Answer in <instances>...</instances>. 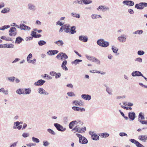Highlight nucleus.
Wrapping results in <instances>:
<instances>
[{
  "instance_id": "obj_1",
  "label": "nucleus",
  "mask_w": 147,
  "mask_h": 147,
  "mask_svg": "<svg viewBox=\"0 0 147 147\" xmlns=\"http://www.w3.org/2000/svg\"><path fill=\"white\" fill-rule=\"evenodd\" d=\"M97 43L99 46L105 48L108 47L109 45V42L105 41L104 39H102L98 40L97 41Z\"/></svg>"
},
{
  "instance_id": "obj_2",
  "label": "nucleus",
  "mask_w": 147,
  "mask_h": 147,
  "mask_svg": "<svg viewBox=\"0 0 147 147\" xmlns=\"http://www.w3.org/2000/svg\"><path fill=\"white\" fill-rule=\"evenodd\" d=\"M56 58L59 59H60L62 61H63L67 59L68 58V57L65 53L61 52L57 55Z\"/></svg>"
},
{
  "instance_id": "obj_3",
  "label": "nucleus",
  "mask_w": 147,
  "mask_h": 147,
  "mask_svg": "<svg viewBox=\"0 0 147 147\" xmlns=\"http://www.w3.org/2000/svg\"><path fill=\"white\" fill-rule=\"evenodd\" d=\"M54 125L57 129L59 131L63 132L66 130L65 128L62 125L58 123H55Z\"/></svg>"
},
{
  "instance_id": "obj_4",
  "label": "nucleus",
  "mask_w": 147,
  "mask_h": 147,
  "mask_svg": "<svg viewBox=\"0 0 147 147\" xmlns=\"http://www.w3.org/2000/svg\"><path fill=\"white\" fill-rule=\"evenodd\" d=\"M17 29L16 28L14 27H11L10 28L9 32V35L10 36H15L17 34V32H16Z\"/></svg>"
},
{
  "instance_id": "obj_5",
  "label": "nucleus",
  "mask_w": 147,
  "mask_h": 147,
  "mask_svg": "<svg viewBox=\"0 0 147 147\" xmlns=\"http://www.w3.org/2000/svg\"><path fill=\"white\" fill-rule=\"evenodd\" d=\"M38 92L40 95H47L49 94V92L46 91L42 88H38Z\"/></svg>"
},
{
  "instance_id": "obj_6",
  "label": "nucleus",
  "mask_w": 147,
  "mask_h": 147,
  "mask_svg": "<svg viewBox=\"0 0 147 147\" xmlns=\"http://www.w3.org/2000/svg\"><path fill=\"white\" fill-rule=\"evenodd\" d=\"M129 140L132 143L135 144L137 147H144L139 142L134 139H130Z\"/></svg>"
},
{
  "instance_id": "obj_7",
  "label": "nucleus",
  "mask_w": 147,
  "mask_h": 147,
  "mask_svg": "<svg viewBox=\"0 0 147 147\" xmlns=\"http://www.w3.org/2000/svg\"><path fill=\"white\" fill-rule=\"evenodd\" d=\"M28 10L32 11H34L36 10V7L33 3H29L28 4Z\"/></svg>"
},
{
  "instance_id": "obj_8",
  "label": "nucleus",
  "mask_w": 147,
  "mask_h": 147,
  "mask_svg": "<svg viewBox=\"0 0 147 147\" xmlns=\"http://www.w3.org/2000/svg\"><path fill=\"white\" fill-rule=\"evenodd\" d=\"M122 3L127 5L128 6H133L134 3V2L130 0H125L123 1Z\"/></svg>"
},
{
  "instance_id": "obj_9",
  "label": "nucleus",
  "mask_w": 147,
  "mask_h": 147,
  "mask_svg": "<svg viewBox=\"0 0 147 147\" xmlns=\"http://www.w3.org/2000/svg\"><path fill=\"white\" fill-rule=\"evenodd\" d=\"M45 82V80L42 79H40L38 80L37 82H35L34 83V85L36 86H41L43 85Z\"/></svg>"
},
{
  "instance_id": "obj_10",
  "label": "nucleus",
  "mask_w": 147,
  "mask_h": 147,
  "mask_svg": "<svg viewBox=\"0 0 147 147\" xmlns=\"http://www.w3.org/2000/svg\"><path fill=\"white\" fill-rule=\"evenodd\" d=\"M132 76L133 77L141 76H143V74L140 71H133L131 74Z\"/></svg>"
},
{
  "instance_id": "obj_11",
  "label": "nucleus",
  "mask_w": 147,
  "mask_h": 147,
  "mask_svg": "<svg viewBox=\"0 0 147 147\" xmlns=\"http://www.w3.org/2000/svg\"><path fill=\"white\" fill-rule=\"evenodd\" d=\"M136 117V114L134 112H129L128 113V118L131 121L134 120Z\"/></svg>"
},
{
  "instance_id": "obj_12",
  "label": "nucleus",
  "mask_w": 147,
  "mask_h": 147,
  "mask_svg": "<svg viewBox=\"0 0 147 147\" xmlns=\"http://www.w3.org/2000/svg\"><path fill=\"white\" fill-rule=\"evenodd\" d=\"M72 109L73 110L77 111L84 112L85 111V109L84 108L79 107H73Z\"/></svg>"
},
{
  "instance_id": "obj_13",
  "label": "nucleus",
  "mask_w": 147,
  "mask_h": 147,
  "mask_svg": "<svg viewBox=\"0 0 147 147\" xmlns=\"http://www.w3.org/2000/svg\"><path fill=\"white\" fill-rule=\"evenodd\" d=\"M79 39L80 41L86 42L88 41V38L86 36L81 35L79 36Z\"/></svg>"
},
{
  "instance_id": "obj_14",
  "label": "nucleus",
  "mask_w": 147,
  "mask_h": 147,
  "mask_svg": "<svg viewBox=\"0 0 147 147\" xmlns=\"http://www.w3.org/2000/svg\"><path fill=\"white\" fill-rule=\"evenodd\" d=\"M81 97L86 100H89L91 99V96L88 94H82L81 96Z\"/></svg>"
},
{
  "instance_id": "obj_15",
  "label": "nucleus",
  "mask_w": 147,
  "mask_h": 147,
  "mask_svg": "<svg viewBox=\"0 0 147 147\" xmlns=\"http://www.w3.org/2000/svg\"><path fill=\"white\" fill-rule=\"evenodd\" d=\"M126 36L125 35L123 34L121 35V36L119 37L117 39L118 40L121 42H125L126 40V38L125 37Z\"/></svg>"
},
{
  "instance_id": "obj_16",
  "label": "nucleus",
  "mask_w": 147,
  "mask_h": 147,
  "mask_svg": "<svg viewBox=\"0 0 147 147\" xmlns=\"http://www.w3.org/2000/svg\"><path fill=\"white\" fill-rule=\"evenodd\" d=\"M138 139L144 142H146L147 140V136L146 135H140L138 136Z\"/></svg>"
},
{
  "instance_id": "obj_17",
  "label": "nucleus",
  "mask_w": 147,
  "mask_h": 147,
  "mask_svg": "<svg viewBox=\"0 0 147 147\" xmlns=\"http://www.w3.org/2000/svg\"><path fill=\"white\" fill-rule=\"evenodd\" d=\"M67 61L66 60H65L62 62L61 64V67L63 69L67 71L68 70L67 68L66 67V65H67Z\"/></svg>"
},
{
  "instance_id": "obj_18",
  "label": "nucleus",
  "mask_w": 147,
  "mask_h": 147,
  "mask_svg": "<svg viewBox=\"0 0 147 147\" xmlns=\"http://www.w3.org/2000/svg\"><path fill=\"white\" fill-rule=\"evenodd\" d=\"M80 139V140H79V142L80 144H87L88 142L87 140L83 136Z\"/></svg>"
},
{
  "instance_id": "obj_19",
  "label": "nucleus",
  "mask_w": 147,
  "mask_h": 147,
  "mask_svg": "<svg viewBox=\"0 0 147 147\" xmlns=\"http://www.w3.org/2000/svg\"><path fill=\"white\" fill-rule=\"evenodd\" d=\"M31 35L34 38H38L42 36L40 34H36V32L34 31H32Z\"/></svg>"
},
{
  "instance_id": "obj_20",
  "label": "nucleus",
  "mask_w": 147,
  "mask_h": 147,
  "mask_svg": "<svg viewBox=\"0 0 147 147\" xmlns=\"http://www.w3.org/2000/svg\"><path fill=\"white\" fill-rule=\"evenodd\" d=\"M24 40L23 38L20 36H18L16 38L15 40V43L19 44L22 42V41Z\"/></svg>"
},
{
  "instance_id": "obj_21",
  "label": "nucleus",
  "mask_w": 147,
  "mask_h": 147,
  "mask_svg": "<svg viewBox=\"0 0 147 147\" xmlns=\"http://www.w3.org/2000/svg\"><path fill=\"white\" fill-rule=\"evenodd\" d=\"M82 2V5L83 4L88 5L91 3L92 1L91 0H81Z\"/></svg>"
},
{
  "instance_id": "obj_22",
  "label": "nucleus",
  "mask_w": 147,
  "mask_h": 147,
  "mask_svg": "<svg viewBox=\"0 0 147 147\" xmlns=\"http://www.w3.org/2000/svg\"><path fill=\"white\" fill-rule=\"evenodd\" d=\"M91 138L93 140H99V137L96 134H94L91 136Z\"/></svg>"
},
{
  "instance_id": "obj_23",
  "label": "nucleus",
  "mask_w": 147,
  "mask_h": 147,
  "mask_svg": "<svg viewBox=\"0 0 147 147\" xmlns=\"http://www.w3.org/2000/svg\"><path fill=\"white\" fill-rule=\"evenodd\" d=\"M63 26H65L63 27L64 30H65V32L66 33H68L69 32V25L68 24H65Z\"/></svg>"
},
{
  "instance_id": "obj_24",
  "label": "nucleus",
  "mask_w": 147,
  "mask_h": 147,
  "mask_svg": "<svg viewBox=\"0 0 147 147\" xmlns=\"http://www.w3.org/2000/svg\"><path fill=\"white\" fill-rule=\"evenodd\" d=\"M109 9V8L108 7H105L103 5H100L97 8V10L98 11H100L104 9L108 10ZM102 11H103V10H102Z\"/></svg>"
},
{
  "instance_id": "obj_25",
  "label": "nucleus",
  "mask_w": 147,
  "mask_h": 147,
  "mask_svg": "<svg viewBox=\"0 0 147 147\" xmlns=\"http://www.w3.org/2000/svg\"><path fill=\"white\" fill-rule=\"evenodd\" d=\"M135 7L138 9H142V2L136 4L135 5Z\"/></svg>"
},
{
  "instance_id": "obj_26",
  "label": "nucleus",
  "mask_w": 147,
  "mask_h": 147,
  "mask_svg": "<svg viewBox=\"0 0 147 147\" xmlns=\"http://www.w3.org/2000/svg\"><path fill=\"white\" fill-rule=\"evenodd\" d=\"M22 24L24 25V26H21V28H23V29H21V30H30L31 29V28L30 27L24 24Z\"/></svg>"
},
{
  "instance_id": "obj_27",
  "label": "nucleus",
  "mask_w": 147,
  "mask_h": 147,
  "mask_svg": "<svg viewBox=\"0 0 147 147\" xmlns=\"http://www.w3.org/2000/svg\"><path fill=\"white\" fill-rule=\"evenodd\" d=\"M55 44H57L59 46H62L64 44V42L62 40H59L54 42Z\"/></svg>"
},
{
  "instance_id": "obj_28",
  "label": "nucleus",
  "mask_w": 147,
  "mask_h": 147,
  "mask_svg": "<svg viewBox=\"0 0 147 147\" xmlns=\"http://www.w3.org/2000/svg\"><path fill=\"white\" fill-rule=\"evenodd\" d=\"M10 9L9 8H5L1 11V12L3 13H5L9 12L10 11Z\"/></svg>"
},
{
  "instance_id": "obj_29",
  "label": "nucleus",
  "mask_w": 147,
  "mask_h": 147,
  "mask_svg": "<svg viewBox=\"0 0 147 147\" xmlns=\"http://www.w3.org/2000/svg\"><path fill=\"white\" fill-rule=\"evenodd\" d=\"M106 87V91L110 95H112L113 94L112 90L108 86L106 85L105 86Z\"/></svg>"
},
{
  "instance_id": "obj_30",
  "label": "nucleus",
  "mask_w": 147,
  "mask_h": 147,
  "mask_svg": "<svg viewBox=\"0 0 147 147\" xmlns=\"http://www.w3.org/2000/svg\"><path fill=\"white\" fill-rule=\"evenodd\" d=\"M1 38L2 39H3V40H6V41H12L11 38L9 37H6L5 36H2L1 37Z\"/></svg>"
},
{
  "instance_id": "obj_31",
  "label": "nucleus",
  "mask_w": 147,
  "mask_h": 147,
  "mask_svg": "<svg viewBox=\"0 0 147 147\" xmlns=\"http://www.w3.org/2000/svg\"><path fill=\"white\" fill-rule=\"evenodd\" d=\"M99 136L102 137V138H107L109 136V134L105 132L100 134Z\"/></svg>"
},
{
  "instance_id": "obj_32",
  "label": "nucleus",
  "mask_w": 147,
  "mask_h": 147,
  "mask_svg": "<svg viewBox=\"0 0 147 147\" xmlns=\"http://www.w3.org/2000/svg\"><path fill=\"white\" fill-rule=\"evenodd\" d=\"M76 27L75 26H72L71 27L70 30L69 32L71 34H74L76 32V31L75 30Z\"/></svg>"
},
{
  "instance_id": "obj_33",
  "label": "nucleus",
  "mask_w": 147,
  "mask_h": 147,
  "mask_svg": "<svg viewBox=\"0 0 147 147\" xmlns=\"http://www.w3.org/2000/svg\"><path fill=\"white\" fill-rule=\"evenodd\" d=\"M49 52H50L49 55H54L58 53V51L57 50H49Z\"/></svg>"
},
{
  "instance_id": "obj_34",
  "label": "nucleus",
  "mask_w": 147,
  "mask_h": 147,
  "mask_svg": "<svg viewBox=\"0 0 147 147\" xmlns=\"http://www.w3.org/2000/svg\"><path fill=\"white\" fill-rule=\"evenodd\" d=\"M140 119L141 120H143L145 119L144 115V114H143L142 112H140L138 115V119Z\"/></svg>"
},
{
  "instance_id": "obj_35",
  "label": "nucleus",
  "mask_w": 147,
  "mask_h": 147,
  "mask_svg": "<svg viewBox=\"0 0 147 147\" xmlns=\"http://www.w3.org/2000/svg\"><path fill=\"white\" fill-rule=\"evenodd\" d=\"M80 102H82V101L80 100V101H79L76 100L73 101V103L75 104L76 106H81L82 105V104Z\"/></svg>"
},
{
  "instance_id": "obj_36",
  "label": "nucleus",
  "mask_w": 147,
  "mask_h": 147,
  "mask_svg": "<svg viewBox=\"0 0 147 147\" xmlns=\"http://www.w3.org/2000/svg\"><path fill=\"white\" fill-rule=\"evenodd\" d=\"M38 45L40 46H42L46 44V42L44 40H40L38 42Z\"/></svg>"
},
{
  "instance_id": "obj_37",
  "label": "nucleus",
  "mask_w": 147,
  "mask_h": 147,
  "mask_svg": "<svg viewBox=\"0 0 147 147\" xmlns=\"http://www.w3.org/2000/svg\"><path fill=\"white\" fill-rule=\"evenodd\" d=\"M82 61V60H81L79 59H76L73 61H72L71 63L72 64H74L75 65H76L79 63L81 62Z\"/></svg>"
},
{
  "instance_id": "obj_38",
  "label": "nucleus",
  "mask_w": 147,
  "mask_h": 147,
  "mask_svg": "<svg viewBox=\"0 0 147 147\" xmlns=\"http://www.w3.org/2000/svg\"><path fill=\"white\" fill-rule=\"evenodd\" d=\"M71 15L74 17L79 18H80V16L79 14L76 13H71Z\"/></svg>"
},
{
  "instance_id": "obj_39",
  "label": "nucleus",
  "mask_w": 147,
  "mask_h": 147,
  "mask_svg": "<svg viewBox=\"0 0 147 147\" xmlns=\"http://www.w3.org/2000/svg\"><path fill=\"white\" fill-rule=\"evenodd\" d=\"M0 92L4 93L5 95L8 94V91L7 90H5L4 88H2L0 89Z\"/></svg>"
},
{
  "instance_id": "obj_40",
  "label": "nucleus",
  "mask_w": 147,
  "mask_h": 147,
  "mask_svg": "<svg viewBox=\"0 0 147 147\" xmlns=\"http://www.w3.org/2000/svg\"><path fill=\"white\" fill-rule=\"evenodd\" d=\"M32 141L36 143H38L40 142V140L38 138L34 137H32Z\"/></svg>"
},
{
  "instance_id": "obj_41",
  "label": "nucleus",
  "mask_w": 147,
  "mask_h": 147,
  "mask_svg": "<svg viewBox=\"0 0 147 147\" xmlns=\"http://www.w3.org/2000/svg\"><path fill=\"white\" fill-rule=\"evenodd\" d=\"M24 90H25L26 94H29L31 91V89L30 88H25L24 89Z\"/></svg>"
},
{
  "instance_id": "obj_42",
  "label": "nucleus",
  "mask_w": 147,
  "mask_h": 147,
  "mask_svg": "<svg viewBox=\"0 0 147 147\" xmlns=\"http://www.w3.org/2000/svg\"><path fill=\"white\" fill-rule=\"evenodd\" d=\"M73 4L74 5H76L77 4H80L82 5L81 0H75L73 2Z\"/></svg>"
},
{
  "instance_id": "obj_43",
  "label": "nucleus",
  "mask_w": 147,
  "mask_h": 147,
  "mask_svg": "<svg viewBox=\"0 0 147 147\" xmlns=\"http://www.w3.org/2000/svg\"><path fill=\"white\" fill-rule=\"evenodd\" d=\"M5 48L7 47L8 48H13L14 47V45L12 44H4Z\"/></svg>"
},
{
  "instance_id": "obj_44",
  "label": "nucleus",
  "mask_w": 147,
  "mask_h": 147,
  "mask_svg": "<svg viewBox=\"0 0 147 147\" xmlns=\"http://www.w3.org/2000/svg\"><path fill=\"white\" fill-rule=\"evenodd\" d=\"M10 27V26L9 25H4L2 27H1L0 28V30H4L5 29H7Z\"/></svg>"
},
{
  "instance_id": "obj_45",
  "label": "nucleus",
  "mask_w": 147,
  "mask_h": 147,
  "mask_svg": "<svg viewBox=\"0 0 147 147\" xmlns=\"http://www.w3.org/2000/svg\"><path fill=\"white\" fill-rule=\"evenodd\" d=\"M143 31L142 30H137L136 31L134 32L133 33V34H141L142 33Z\"/></svg>"
},
{
  "instance_id": "obj_46",
  "label": "nucleus",
  "mask_w": 147,
  "mask_h": 147,
  "mask_svg": "<svg viewBox=\"0 0 147 147\" xmlns=\"http://www.w3.org/2000/svg\"><path fill=\"white\" fill-rule=\"evenodd\" d=\"M47 131L52 135H55L56 134L55 133L52 129H51L49 128L47 129Z\"/></svg>"
},
{
  "instance_id": "obj_47",
  "label": "nucleus",
  "mask_w": 147,
  "mask_h": 147,
  "mask_svg": "<svg viewBox=\"0 0 147 147\" xmlns=\"http://www.w3.org/2000/svg\"><path fill=\"white\" fill-rule=\"evenodd\" d=\"M112 49L113 52L114 53H116L118 51V49L116 47L114 46H112Z\"/></svg>"
},
{
  "instance_id": "obj_48",
  "label": "nucleus",
  "mask_w": 147,
  "mask_h": 147,
  "mask_svg": "<svg viewBox=\"0 0 147 147\" xmlns=\"http://www.w3.org/2000/svg\"><path fill=\"white\" fill-rule=\"evenodd\" d=\"M15 79V77L12 76L7 78V80L10 82H13Z\"/></svg>"
},
{
  "instance_id": "obj_49",
  "label": "nucleus",
  "mask_w": 147,
  "mask_h": 147,
  "mask_svg": "<svg viewBox=\"0 0 147 147\" xmlns=\"http://www.w3.org/2000/svg\"><path fill=\"white\" fill-rule=\"evenodd\" d=\"M137 53L138 55L141 56L144 55L145 53V52L143 51L139 50L138 51Z\"/></svg>"
},
{
  "instance_id": "obj_50",
  "label": "nucleus",
  "mask_w": 147,
  "mask_h": 147,
  "mask_svg": "<svg viewBox=\"0 0 147 147\" xmlns=\"http://www.w3.org/2000/svg\"><path fill=\"white\" fill-rule=\"evenodd\" d=\"M80 126L79 125H76L74 128L72 129V131H74V130H76L75 132H77ZM74 133H75V132H74Z\"/></svg>"
},
{
  "instance_id": "obj_51",
  "label": "nucleus",
  "mask_w": 147,
  "mask_h": 147,
  "mask_svg": "<svg viewBox=\"0 0 147 147\" xmlns=\"http://www.w3.org/2000/svg\"><path fill=\"white\" fill-rule=\"evenodd\" d=\"M32 57V54L30 53L27 56V61H29Z\"/></svg>"
},
{
  "instance_id": "obj_52",
  "label": "nucleus",
  "mask_w": 147,
  "mask_h": 147,
  "mask_svg": "<svg viewBox=\"0 0 147 147\" xmlns=\"http://www.w3.org/2000/svg\"><path fill=\"white\" fill-rule=\"evenodd\" d=\"M67 94L70 97L75 96V94L72 92H68L67 93Z\"/></svg>"
},
{
  "instance_id": "obj_53",
  "label": "nucleus",
  "mask_w": 147,
  "mask_h": 147,
  "mask_svg": "<svg viewBox=\"0 0 147 147\" xmlns=\"http://www.w3.org/2000/svg\"><path fill=\"white\" fill-rule=\"evenodd\" d=\"M50 143L47 141H45L43 142V145L45 146H47L49 145Z\"/></svg>"
},
{
  "instance_id": "obj_54",
  "label": "nucleus",
  "mask_w": 147,
  "mask_h": 147,
  "mask_svg": "<svg viewBox=\"0 0 147 147\" xmlns=\"http://www.w3.org/2000/svg\"><path fill=\"white\" fill-rule=\"evenodd\" d=\"M24 89H19L16 90V93L19 94H22V91Z\"/></svg>"
},
{
  "instance_id": "obj_55",
  "label": "nucleus",
  "mask_w": 147,
  "mask_h": 147,
  "mask_svg": "<svg viewBox=\"0 0 147 147\" xmlns=\"http://www.w3.org/2000/svg\"><path fill=\"white\" fill-rule=\"evenodd\" d=\"M36 61V59H34L32 60H29V61H27V62L28 63H32V64H34L35 63Z\"/></svg>"
},
{
  "instance_id": "obj_56",
  "label": "nucleus",
  "mask_w": 147,
  "mask_h": 147,
  "mask_svg": "<svg viewBox=\"0 0 147 147\" xmlns=\"http://www.w3.org/2000/svg\"><path fill=\"white\" fill-rule=\"evenodd\" d=\"M74 125V124L73 122L72 121L70 122L69 125V128L70 129H72Z\"/></svg>"
},
{
  "instance_id": "obj_57",
  "label": "nucleus",
  "mask_w": 147,
  "mask_h": 147,
  "mask_svg": "<svg viewBox=\"0 0 147 147\" xmlns=\"http://www.w3.org/2000/svg\"><path fill=\"white\" fill-rule=\"evenodd\" d=\"M22 136L24 138H26L29 136V134L28 133H24L23 134Z\"/></svg>"
},
{
  "instance_id": "obj_58",
  "label": "nucleus",
  "mask_w": 147,
  "mask_h": 147,
  "mask_svg": "<svg viewBox=\"0 0 147 147\" xmlns=\"http://www.w3.org/2000/svg\"><path fill=\"white\" fill-rule=\"evenodd\" d=\"M119 135L120 136L123 137L124 136H127V134L124 132H120L119 134Z\"/></svg>"
},
{
  "instance_id": "obj_59",
  "label": "nucleus",
  "mask_w": 147,
  "mask_h": 147,
  "mask_svg": "<svg viewBox=\"0 0 147 147\" xmlns=\"http://www.w3.org/2000/svg\"><path fill=\"white\" fill-rule=\"evenodd\" d=\"M68 117H65L63 118V120L65 123H67L68 121Z\"/></svg>"
},
{
  "instance_id": "obj_60",
  "label": "nucleus",
  "mask_w": 147,
  "mask_h": 147,
  "mask_svg": "<svg viewBox=\"0 0 147 147\" xmlns=\"http://www.w3.org/2000/svg\"><path fill=\"white\" fill-rule=\"evenodd\" d=\"M18 143V142H14L13 143L11 144L9 147H15L17 144Z\"/></svg>"
},
{
  "instance_id": "obj_61",
  "label": "nucleus",
  "mask_w": 147,
  "mask_h": 147,
  "mask_svg": "<svg viewBox=\"0 0 147 147\" xmlns=\"http://www.w3.org/2000/svg\"><path fill=\"white\" fill-rule=\"evenodd\" d=\"M135 61H137L140 63H141L142 62V59L140 57H138L135 59Z\"/></svg>"
},
{
  "instance_id": "obj_62",
  "label": "nucleus",
  "mask_w": 147,
  "mask_h": 147,
  "mask_svg": "<svg viewBox=\"0 0 147 147\" xmlns=\"http://www.w3.org/2000/svg\"><path fill=\"white\" fill-rule=\"evenodd\" d=\"M142 9H143L144 7H147V3L146 2H142Z\"/></svg>"
},
{
  "instance_id": "obj_63",
  "label": "nucleus",
  "mask_w": 147,
  "mask_h": 147,
  "mask_svg": "<svg viewBox=\"0 0 147 147\" xmlns=\"http://www.w3.org/2000/svg\"><path fill=\"white\" fill-rule=\"evenodd\" d=\"M49 74L53 76H55L56 74V73L54 71L50 72Z\"/></svg>"
},
{
  "instance_id": "obj_64",
  "label": "nucleus",
  "mask_w": 147,
  "mask_h": 147,
  "mask_svg": "<svg viewBox=\"0 0 147 147\" xmlns=\"http://www.w3.org/2000/svg\"><path fill=\"white\" fill-rule=\"evenodd\" d=\"M33 37L32 36L27 37L26 38V41L32 40L33 39Z\"/></svg>"
}]
</instances>
